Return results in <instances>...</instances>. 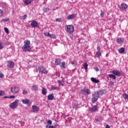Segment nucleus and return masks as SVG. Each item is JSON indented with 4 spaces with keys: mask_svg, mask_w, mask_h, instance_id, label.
Instances as JSON below:
<instances>
[{
    "mask_svg": "<svg viewBox=\"0 0 128 128\" xmlns=\"http://www.w3.org/2000/svg\"><path fill=\"white\" fill-rule=\"evenodd\" d=\"M46 126H48V125H47Z\"/></svg>",
    "mask_w": 128,
    "mask_h": 128,
    "instance_id": "obj_55",
    "label": "nucleus"
},
{
    "mask_svg": "<svg viewBox=\"0 0 128 128\" xmlns=\"http://www.w3.org/2000/svg\"><path fill=\"white\" fill-rule=\"evenodd\" d=\"M27 17V15L25 14V15H24L22 18H23V20H25Z\"/></svg>",
    "mask_w": 128,
    "mask_h": 128,
    "instance_id": "obj_45",
    "label": "nucleus"
},
{
    "mask_svg": "<svg viewBox=\"0 0 128 128\" xmlns=\"http://www.w3.org/2000/svg\"><path fill=\"white\" fill-rule=\"evenodd\" d=\"M43 11L45 12H46L48 11V8H44Z\"/></svg>",
    "mask_w": 128,
    "mask_h": 128,
    "instance_id": "obj_46",
    "label": "nucleus"
},
{
    "mask_svg": "<svg viewBox=\"0 0 128 128\" xmlns=\"http://www.w3.org/2000/svg\"><path fill=\"white\" fill-rule=\"evenodd\" d=\"M30 26L32 28H36L38 26V23L36 21L32 20L30 24Z\"/></svg>",
    "mask_w": 128,
    "mask_h": 128,
    "instance_id": "obj_10",
    "label": "nucleus"
},
{
    "mask_svg": "<svg viewBox=\"0 0 128 128\" xmlns=\"http://www.w3.org/2000/svg\"><path fill=\"white\" fill-rule=\"evenodd\" d=\"M4 48L3 44L0 42V50H2Z\"/></svg>",
    "mask_w": 128,
    "mask_h": 128,
    "instance_id": "obj_38",
    "label": "nucleus"
},
{
    "mask_svg": "<svg viewBox=\"0 0 128 128\" xmlns=\"http://www.w3.org/2000/svg\"><path fill=\"white\" fill-rule=\"evenodd\" d=\"M76 16H77V14H72L71 15H68V20H72L74 19V18H76Z\"/></svg>",
    "mask_w": 128,
    "mask_h": 128,
    "instance_id": "obj_13",
    "label": "nucleus"
},
{
    "mask_svg": "<svg viewBox=\"0 0 128 128\" xmlns=\"http://www.w3.org/2000/svg\"><path fill=\"white\" fill-rule=\"evenodd\" d=\"M109 78H113V80H116V75L112 74H108Z\"/></svg>",
    "mask_w": 128,
    "mask_h": 128,
    "instance_id": "obj_21",
    "label": "nucleus"
},
{
    "mask_svg": "<svg viewBox=\"0 0 128 128\" xmlns=\"http://www.w3.org/2000/svg\"><path fill=\"white\" fill-rule=\"evenodd\" d=\"M65 30L70 34H73L74 32V25H67L65 26Z\"/></svg>",
    "mask_w": 128,
    "mask_h": 128,
    "instance_id": "obj_2",
    "label": "nucleus"
},
{
    "mask_svg": "<svg viewBox=\"0 0 128 128\" xmlns=\"http://www.w3.org/2000/svg\"><path fill=\"white\" fill-rule=\"evenodd\" d=\"M98 110V106L96 105L92 107L90 110V112H95Z\"/></svg>",
    "mask_w": 128,
    "mask_h": 128,
    "instance_id": "obj_14",
    "label": "nucleus"
},
{
    "mask_svg": "<svg viewBox=\"0 0 128 128\" xmlns=\"http://www.w3.org/2000/svg\"><path fill=\"white\" fill-rule=\"evenodd\" d=\"M60 59H56L55 60L54 64L56 66H58L60 64Z\"/></svg>",
    "mask_w": 128,
    "mask_h": 128,
    "instance_id": "obj_18",
    "label": "nucleus"
},
{
    "mask_svg": "<svg viewBox=\"0 0 128 128\" xmlns=\"http://www.w3.org/2000/svg\"><path fill=\"white\" fill-rule=\"evenodd\" d=\"M94 69H95L96 72H98L100 70L98 67H96Z\"/></svg>",
    "mask_w": 128,
    "mask_h": 128,
    "instance_id": "obj_47",
    "label": "nucleus"
},
{
    "mask_svg": "<svg viewBox=\"0 0 128 128\" xmlns=\"http://www.w3.org/2000/svg\"><path fill=\"white\" fill-rule=\"evenodd\" d=\"M98 52H100V47H98L97 48Z\"/></svg>",
    "mask_w": 128,
    "mask_h": 128,
    "instance_id": "obj_49",
    "label": "nucleus"
},
{
    "mask_svg": "<svg viewBox=\"0 0 128 128\" xmlns=\"http://www.w3.org/2000/svg\"><path fill=\"white\" fill-rule=\"evenodd\" d=\"M24 43V46L22 47V50H23L24 52H30L31 50L30 42L29 40H26Z\"/></svg>",
    "mask_w": 128,
    "mask_h": 128,
    "instance_id": "obj_1",
    "label": "nucleus"
},
{
    "mask_svg": "<svg viewBox=\"0 0 128 128\" xmlns=\"http://www.w3.org/2000/svg\"><path fill=\"white\" fill-rule=\"evenodd\" d=\"M112 73L114 75V76H119L120 74V70H112Z\"/></svg>",
    "mask_w": 128,
    "mask_h": 128,
    "instance_id": "obj_11",
    "label": "nucleus"
},
{
    "mask_svg": "<svg viewBox=\"0 0 128 128\" xmlns=\"http://www.w3.org/2000/svg\"><path fill=\"white\" fill-rule=\"evenodd\" d=\"M91 81L96 84H98V83L100 82L99 80H98L97 79H96V78H91Z\"/></svg>",
    "mask_w": 128,
    "mask_h": 128,
    "instance_id": "obj_20",
    "label": "nucleus"
},
{
    "mask_svg": "<svg viewBox=\"0 0 128 128\" xmlns=\"http://www.w3.org/2000/svg\"><path fill=\"white\" fill-rule=\"evenodd\" d=\"M6 66L10 68H12L14 66V62L12 60H9L7 62Z\"/></svg>",
    "mask_w": 128,
    "mask_h": 128,
    "instance_id": "obj_9",
    "label": "nucleus"
},
{
    "mask_svg": "<svg viewBox=\"0 0 128 128\" xmlns=\"http://www.w3.org/2000/svg\"><path fill=\"white\" fill-rule=\"evenodd\" d=\"M100 97V93L98 91H96L94 92V94L92 95V102L93 104L96 103L97 102L98 98Z\"/></svg>",
    "mask_w": 128,
    "mask_h": 128,
    "instance_id": "obj_3",
    "label": "nucleus"
},
{
    "mask_svg": "<svg viewBox=\"0 0 128 128\" xmlns=\"http://www.w3.org/2000/svg\"><path fill=\"white\" fill-rule=\"evenodd\" d=\"M42 94L44 95H46V94H48V90L44 88H42Z\"/></svg>",
    "mask_w": 128,
    "mask_h": 128,
    "instance_id": "obj_19",
    "label": "nucleus"
},
{
    "mask_svg": "<svg viewBox=\"0 0 128 128\" xmlns=\"http://www.w3.org/2000/svg\"><path fill=\"white\" fill-rule=\"evenodd\" d=\"M48 124L51 125L52 124V121L50 120H49L47 122Z\"/></svg>",
    "mask_w": 128,
    "mask_h": 128,
    "instance_id": "obj_40",
    "label": "nucleus"
},
{
    "mask_svg": "<svg viewBox=\"0 0 128 128\" xmlns=\"http://www.w3.org/2000/svg\"><path fill=\"white\" fill-rule=\"evenodd\" d=\"M44 36H50V34L49 32H44Z\"/></svg>",
    "mask_w": 128,
    "mask_h": 128,
    "instance_id": "obj_35",
    "label": "nucleus"
},
{
    "mask_svg": "<svg viewBox=\"0 0 128 128\" xmlns=\"http://www.w3.org/2000/svg\"><path fill=\"white\" fill-rule=\"evenodd\" d=\"M124 42V40L122 38H117V42L118 44H120Z\"/></svg>",
    "mask_w": 128,
    "mask_h": 128,
    "instance_id": "obj_23",
    "label": "nucleus"
},
{
    "mask_svg": "<svg viewBox=\"0 0 128 128\" xmlns=\"http://www.w3.org/2000/svg\"><path fill=\"white\" fill-rule=\"evenodd\" d=\"M60 67H62V68H66L65 67V62H62L60 65Z\"/></svg>",
    "mask_w": 128,
    "mask_h": 128,
    "instance_id": "obj_32",
    "label": "nucleus"
},
{
    "mask_svg": "<svg viewBox=\"0 0 128 128\" xmlns=\"http://www.w3.org/2000/svg\"><path fill=\"white\" fill-rule=\"evenodd\" d=\"M2 20L4 21V22H8L9 20V18H3Z\"/></svg>",
    "mask_w": 128,
    "mask_h": 128,
    "instance_id": "obj_42",
    "label": "nucleus"
},
{
    "mask_svg": "<svg viewBox=\"0 0 128 128\" xmlns=\"http://www.w3.org/2000/svg\"><path fill=\"white\" fill-rule=\"evenodd\" d=\"M128 7V6L126 4L122 2L120 6V8L121 10H124L127 9Z\"/></svg>",
    "mask_w": 128,
    "mask_h": 128,
    "instance_id": "obj_8",
    "label": "nucleus"
},
{
    "mask_svg": "<svg viewBox=\"0 0 128 128\" xmlns=\"http://www.w3.org/2000/svg\"><path fill=\"white\" fill-rule=\"evenodd\" d=\"M49 38H56V36L54 35V34H50V35L48 36Z\"/></svg>",
    "mask_w": 128,
    "mask_h": 128,
    "instance_id": "obj_31",
    "label": "nucleus"
},
{
    "mask_svg": "<svg viewBox=\"0 0 128 128\" xmlns=\"http://www.w3.org/2000/svg\"><path fill=\"white\" fill-rule=\"evenodd\" d=\"M124 52V48H121L120 50H119V52L120 54H122Z\"/></svg>",
    "mask_w": 128,
    "mask_h": 128,
    "instance_id": "obj_27",
    "label": "nucleus"
},
{
    "mask_svg": "<svg viewBox=\"0 0 128 128\" xmlns=\"http://www.w3.org/2000/svg\"><path fill=\"white\" fill-rule=\"evenodd\" d=\"M111 82V84H112L113 82Z\"/></svg>",
    "mask_w": 128,
    "mask_h": 128,
    "instance_id": "obj_54",
    "label": "nucleus"
},
{
    "mask_svg": "<svg viewBox=\"0 0 128 128\" xmlns=\"http://www.w3.org/2000/svg\"><path fill=\"white\" fill-rule=\"evenodd\" d=\"M71 62H72V65H74V63H75V62H74V60L73 61H72Z\"/></svg>",
    "mask_w": 128,
    "mask_h": 128,
    "instance_id": "obj_51",
    "label": "nucleus"
},
{
    "mask_svg": "<svg viewBox=\"0 0 128 128\" xmlns=\"http://www.w3.org/2000/svg\"><path fill=\"white\" fill-rule=\"evenodd\" d=\"M56 21L57 22H61V18H56Z\"/></svg>",
    "mask_w": 128,
    "mask_h": 128,
    "instance_id": "obj_44",
    "label": "nucleus"
},
{
    "mask_svg": "<svg viewBox=\"0 0 128 128\" xmlns=\"http://www.w3.org/2000/svg\"><path fill=\"white\" fill-rule=\"evenodd\" d=\"M32 88L35 91H38V86H36V85L32 86Z\"/></svg>",
    "mask_w": 128,
    "mask_h": 128,
    "instance_id": "obj_26",
    "label": "nucleus"
},
{
    "mask_svg": "<svg viewBox=\"0 0 128 128\" xmlns=\"http://www.w3.org/2000/svg\"><path fill=\"white\" fill-rule=\"evenodd\" d=\"M56 88H57L56 86H53V87L51 88V90H56Z\"/></svg>",
    "mask_w": 128,
    "mask_h": 128,
    "instance_id": "obj_43",
    "label": "nucleus"
},
{
    "mask_svg": "<svg viewBox=\"0 0 128 128\" xmlns=\"http://www.w3.org/2000/svg\"><path fill=\"white\" fill-rule=\"evenodd\" d=\"M122 96L125 100H127L128 98V95L127 94H124Z\"/></svg>",
    "mask_w": 128,
    "mask_h": 128,
    "instance_id": "obj_34",
    "label": "nucleus"
},
{
    "mask_svg": "<svg viewBox=\"0 0 128 128\" xmlns=\"http://www.w3.org/2000/svg\"><path fill=\"white\" fill-rule=\"evenodd\" d=\"M38 70L42 74H48V70L46 69V68L43 66H40L38 68Z\"/></svg>",
    "mask_w": 128,
    "mask_h": 128,
    "instance_id": "obj_5",
    "label": "nucleus"
},
{
    "mask_svg": "<svg viewBox=\"0 0 128 128\" xmlns=\"http://www.w3.org/2000/svg\"><path fill=\"white\" fill-rule=\"evenodd\" d=\"M34 2V0H25L24 2V4L26 5H28L30 4L32 2Z\"/></svg>",
    "mask_w": 128,
    "mask_h": 128,
    "instance_id": "obj_17",
    "label": "nucleus"
},
{
    "mask_svg": "<svg viewBox=\"0 0 128 128\" xmlns=\"http://www.w3.org/2000/svg\"><path fill=\"white\" fill-rule=\"evenodd\" d=\"M5 94V92L2 90H0V96H3Z\"/></svg>",
    "mask_w": 128,
    "mask_h": 128,
    "instance_id": "obj_36",
    "label": "nucleus"
},
{
    "mask_svg": "<svg viewBox=\"0 0 128 128\" xmlns=\"http://www.w3.org/2000/svg\"><path fill=\"white\" fill-rule=\"evenodd\" d=\"M30 102V100L29 99H24L22 100V104H28Z\"/></svg>",
    "mask_w": 128,
    "mask_h": 128,
    "instance_id": "obj_16",
    "label": "nucleus"
},
{
    "mask_svg": "<svg viewBox=\"0 0 128 128\" xmlns=\"http://www.w3.org/2000/svg\"><path fill=\"white\" fill-rule=\"evenodd\" d=\"M58 86H64V81L62 80V81H58Z\"/></svg>",
    "mask_w": 128,
    "mask_h": 128,
    "instance_id": "obj_24",
    "label": "nucleus"
},
{
    "mask_svg": "<svg viewBox=\"0 0 128 128\" xmlns=\"http://www.w3.org/2000/svg\"><path fill=\"white\" fill-rule=\"evenodd\" d=\"M28 92L26 91V90H23V92H22V94H27Z\"/></svg>",
    "mask_w": 128,
    "mask_h": 128,
    "instance_id": "obj_41",
    "label": "nucleus"
},
{
    "mask_svg": "<svg viewBox=\"0 0 128 128\" xmlns=\"http://www.w3.org/2000/svg\"><path fill=\"white\" fill-rule=\"evenodd\" d=\"M11 92H12L13 94H17L20 92V88L17 86H14L11 88Z\"/></svg>",
    "mask_w": 128,
    "mask_h": 128,
    "instance_id": "obj_6",
    "label": "nucleus"
},
{
    "mask_svg": "<svg viewBox=\"0 0 128 128\" xmlns=\"http://www.w3.org/2000/svg\"><path fill=\"white\" fill-rule=\"evenodd\" d=\"M20 102L19 100H16L10 104V108L12 109H15L18 107Z\"/></svg>",
    "mask_w": 128,
    "mask_h": 128,
    "instance_id": "obj_4",
    "label": "nucleus"
},
{
    "mask_svg": "<svg viewBox=\"0 0 128 128\" xmlns=\"http://www.w3.org/2000/svg\"><path fill=\"white\" fill-rule=\"evenodd\" d=\"M88 63H84V68L85 69V70H86L88 69Z\"/></svg>",
    "mask_w": 128,
    "mask_h": 128,
    "instance_id": "obj_30",
    "label": "nucleus"
},
{
    "mask_svg": "<svg viewBox=\"0 0 128 128\" xmlns=\"http://www.w3.org/2000/svg\"><path fill=\"white\" fill-rule=\"evenodd\" d=\"M10 98H15V96H9Z\"/></svg>",
    "mask_w": 128,
    "mask_h": 128,
    "instance_id": "obj_48",
    "label": "nucleus"
},
{
    "mask_svg": "<svg viewBox=\"0 0 128 128\" xmlns=\"http://www.w3.org/2000/svg\"><path fill=\"white\" fill-rule=\"evenodd\" d=\"M54 127L52 126H50L49 127H48V128H54Z\"/></svg>",
    "mask_w": 128,
    "mask_h": 128,
    "instance_id": "obj_52",
    "label": "nucleus"
},
{
    "mask_svg": "<svg viewBox=\"0 0 128 128\" xmlns=\"http://www.w3.org/2000/svg\"><path fill=\"white\" fill-rule=\"evenodd\" d=\"M101 13L100 14V16H101L102 18H104V11H103V10H100Z\"/></svg>",
    "mask_w": 128,
    "mask_h": 128,
    "instance_id": "obj_28",
    "label": "nucleus"
},
{
    "mask_svg": "<svg viewBox=\"0 0 128 128\" xmlns=\"http://www.w3.org/2000/svg\"><path fill=\"white\" fill-rule=\"evenodd\" d=\"M39 110V108L38 106H32V112H38Z\"/></svg>",
    "mask_w": 128,
    "mask_h": 128,
    "instance_id": "obj_12",
    "label": "nucleus"
},
{
    "mask_svg": "<svg viewBox=\"0 0 128 128\" xmlns=\"http://www.w3.org/2000/svg\"><path fill=\"white\" fill-rule=\"evenodd\" d=\"M4 98H9V96H4Z\"/></svg>",
    "mask_w": 128,
    "mask_h": 128,
    "instance_id": "obj_53",
    "label": "nucleus"
},
{
    "mask_svg": "<svg viewBox=\"0 0 128 128\" xmlns=\"http://www.w3.org/2000/svg\"><path fill=\"white\" fill-rule=\"evenodd\" d=\"M72 107L73 108H75L76 110L78 108V105L76 104H73L72 105Z\"/></svg>",
    "mask_w": 128,
    "mask_h": 128,
    "instance_id": "obj_25",
    "label": "nucleus"
},
{
    "mask_svg": "<svg viewBox=\"0 0 128 128\" xmlns=\"http://www.w3.org/2000/svg\"><path fill=\"white\" fill-rule=\"evenodd\" d=\"M80 93L84 95L90 94V89L85 88L80 90Z\"/></svg>",
    "mask_w": 128,
    "mask_h": 128,
    "instance_id": "obj_7",
    "label": "nucleus"
},
{
    "mask_svg": "<svg viewBox=\"0 0 128 128\" xmlns=\"http://www.w3.org/2000/svg\"><path fill=\"white\" fill-rule=\"evenodd\" d=\"M4 30L5 32H6V34H9V30H8V28H4Z\"/></svg>",
    "mask_w": 128,
    "mask_h": 128,
    "instance_id": "obj_37",
    "label": "nucleus"
},
{
    "mask_svg": "<svg viewBox=\"0 0 128 128\" xmlns=\"http://www.w3.org/2000/svg\"><path fill=\"white\" fill-rule=\"evenodd\" d=\"M4 76V75L2 73H0V78H3Z\"/></svg>",
    "mask_w": 128,
    "mask_h": 128,
    "instance_id": "obj_39",
    "label": "nucleus"
},
{
    "mask_svg": "<svg viewBox=\"0 0 128 128\" xmlns=\"http://www.w3.org/2000/svg\"><path fill=\"white\" fill-rule=\"evenodd\" d=\"M4 16V12L2 10L0 9V17Z\"/></svg>",
    "mask_w": 128,
    "mask_h": 128,
    "instance_id": "obj_33",
    "label": "nucleus"
},
{
    "mask_svg": "<svg viewBox=\"0 0 128 128\" xmlns=\"http://www.w3.org/2000/svg\"><path fill=\"white\" fill-rule=\"evenodd\" d=\"M106 128H111L110 126H109L108 124H106Z\"/></svg>",
    "mask_w": 128,
    "mask_h": 128,
    "instance_id": "obj_50",
    "label": "nucleus"
},
{
    "mask_svg": "<svg viewBox=\"0 0 128 128\" xmlns=\"http://www.w3.org/2000/svg\"><path fill=\"white\" fill-rule=\"evenodd\" d=\"M48 100H52L54 98V95L53 94H50L48 96Z\"/></svg>",
    "mask_w": 128,
    "mask_h": 128,
    "instance_id": "obj_15",
    "label": "nucleus"
},
{
    "mask_svg": "<svg viewBox=\"0 0 128 128\" xmlns=\"http://www.w3.org/2000/svg\"><path fill=\"white\" fill-rule=\"evenodd\" d=\"M106 92V90H100V94L101 95H103Z\"/></svg>",
    "mask_w": 128,
    "mask_h": 128,
    "instance_id": "obj_22",
    "label": "nucleus"
},
{
    "mask_svg": "<svg viewBox=\"0 0 128 128\" xmlns=\"http://www.w3.org/2000/svg\"><path fill=\"white\" fill-rule=\"evenodd\" d=\"M96 55L98 57H100V56H102V53H101L100 52H96Z\"/></svg>",
    "mask_w": 128,
    "mask_h": 128,
    "instance_id": "obj_29",
    "label": "nucleus"
}]
</instances>
